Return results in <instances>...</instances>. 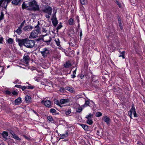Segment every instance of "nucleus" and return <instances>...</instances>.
<instances>
[{"label":"nucleus","mask_w":145,"mask_h":145,"mask_svg":"<svg viewBox=\"0 0 145 145\" xmlns=\"http://www.w3.org/2000/svg\"><path fill=\"white\" fill-rule=\"evenodd\" d=\"M15 105H17L21 102V99L20 97H19L15 99L14 101Z\"/></svg>","instance_id":"obj_28"},{"label":"nucleus","mask_w":145,"mask_h":145,"mask_svg":"<svg viewBox=\"0 0 145 145\" xmlns=\"http://www.w3.org/2000/svg\"><path fill=\"white\" fill-rule=\"evenodd\" d=\"M122 56L121 55L120 56H119V57H122Z\"/></svg>","instance_id":"obj_63"},{"label":"nucleus","mask_w":145,"mask_h":145,"mask_svg":"<svg viewBox=\"0 0 145 145\" xmlns=\"http://www.w3.org/2000/svg\"><path fill=\"white\" fill-rule=\"evenodd\" d=\"M125 51H123L121 53V54L122 56V57L123 59H124L125 58Z\"/></svg>","instance_id":"obj_45"},{"label":"nucleus","mask_w":145,"mask_h":145,"mask_svg":"<svg viewBox=\"0 0 145 145\" xmlns=\"http://www.w3.org/2000/svg\"><path fill=\"white\" fill-rule=\"evenodd\" d=\"M27 88L28 89H33L34 88V87L32 86H26Z\"/></svg>","instance_id":"obj_47"},{"label":"nucleus","mask_w":145,"mask_h":145,"mask_svg":"<svg viewBox=\"0 0 145 145\" xmlns=\"http://www.w3.org/2000/svg\"><path fill=\"white\" fill-rule=\"evenodd\" d=\"M118 21L120 28V29H121L122 30L123 29V26L122 24L121 23V20L119 18Z\"/></svg>","instance_id":"obj_31"},{"label":"nucleus","mask_w":145,"mask_h":145,"mask_svg":"<svg viewBox=\"0 0 145 145\" xmlns=\"http://www.w3.org/2000/svg\"><path fill=\"white\" fill-rule=\"evenodd\" d=\"M26 39H20L18 38H16V40L18 44V45L20 47H22L23 46H24V44L25 43Z\"/></svg>","instance_id":"obj_7"},{"label":"nucleus","mask_w":145,"mask_h":145,"mask_svg":"<svg viewBox=\"0 0 145 145\" xmlns=\"http://www.w3.org/2000/svg\"><path fill=\"white\" fill-rule=\"evenodd\" d=\"M102 116V114L101 113L98 112L96 113L95 116L97 117H100Z\"/></svg>","instance_id":"obj_38"},{"label":"nucleus","mask_w":145,"mask_h":145,"mask_svg":"<svg viewBox=\"0 0 145 145\" xmlns=\"http://www.w3.org/2000/svg\"><path fill=\"white\" fill-rule=\"evenodd\" d=\"M56 12H55V13L53 14V15L52 16V17L51 19V20L57 19V18L56 17Z\"/></svg>","instance_id":"obj_41"},{"label":"nucleus","mask_w":145,"mask_h":145,"mask_svg":"<svg viewBox=\"0 0 145 145\" xmlns=\"http://www.w3.org/2000/svg\"><path fill=\"white\" fill-rule=\"evenodd\" d=\"M25 99L27 103H29L32 102L31 98L29 95H27L25 96Z\"/></svg>","instance_id":"obj_19"},{"label":"nucleus","mask_w":145,"mask_h":145,"mask_svg":"<svg viewBox=\"0 0 145 145\" xmlns=\"http://www.w3.org/2000/svg\"><path fill=\"white\" fill-rule=\"evenodd\" d=\"M89 106L92 108H95L94 103L92 101H89L88 100H86L84 104L82 105V108H84L85 107Z\"/></svg>","instance_id":"obj_4"},{"label":"nucleus","mask_w":145,"mask_h":145,"mask_svg":"<svg viewBox=\"0 0 145 145\" xmlns=\"http://www.w3.org/2000/svg\"><path fill=\"white\" fill-rule=\"evenodd\" d=\"M71 109H68L67 111L65 112V114L66 115H69L71 113Z\"/></svg>","instance_id":"obj_42"},{"label":"nucleus","mask_w":145,"mask_h":145,"mask_svg":"<svg viewBox=\"0 0 145 145\" xmlns=\"http://www.w3.org/2000/svg\"><path fill=\"white\" fill-rule=\"evenodd\" d=\"M68 133L67 131H66L65 134H62L60 135L61 138L63 139L66 138L68 136Z\"/></svg>","instance_id":"obj_22"},{"label":"nucleus","mask_w":145,"mask_h":145,"mask_svg":"<svg viewBox=\"0 0 145 145\" xmlns=\"http://www.w3.org/2000/svg\"><path fill=\"white\" fill-rule=\"evenodd\" d=\"M70 101V100L69 99H61L60 100V107H61L63 106H65V105H63L66 104L68 103Z\"/></svg>","instance_id":"obj_9"},{"label":"nucleus","mask_w":145,"mask_h":145,"mask_svg":"<svg viewBox=\"0 0 145 145\" xmlns=\"http://www.w3.org/2000/svg\"><path fill=\"white\" fill-rule=\"evenodd\" d=\"M23 136L25 138L27 139V140H29L30 139V138H29L26 136L24 135Z\"/></svg>","instance_id":"obj_55"},{"label":"nucleus","mask_w":145,"mask_h":145,"mask_svg":"<svg viewBox=\"0 0 145 145\" xmlns=\"http://www.w3.org/2000/svg\"><path fill=\"white\" fill-rule=\"evenodd\" d=\"M41 103H43L45 106L48 108H50L52 106L51 102L50 100L45 101L43 100L42 101Z\"/></svg>","instance_id":"obj_10"},{"label":"nucleus","mask_w":145,"mask_h":145,"mask_svg":"<svg viewBox=\"0 0 145 145\" xmlns=\"http://www.w3.org/2000/svg\"><path fill=\"white\" fill-rule=\"evenodd\" d=\"M5 1H6L7 2V3H8V4L9 3H10L11 1H12V0H5Z\"/></svg>","instance_id":"obj_56"},{"label":"nucleus","mask_w":145,"mask_h":145,"mask_svg":"<svg viewBox=\"0 0 145 145\" xmlns=\"http://www.w3.org/2000/svg\"><path fill=\"white\" fill-rule=\"evenodd\" d=\"M84 75L83 76H81V78L82 79L84 77Z\"/></svg>","instance_id":"obj_62"},{"label":"nucleus","mask_w":145,"mask_h":145,"mask_svg":"<svg viewBox=\"0 0 145 145\" xmlns=\"http://www.w3.org/2000/svg\"><path fill=\"white\" fill-rule=\"evenodd\" d=\"M54 41L56 43V44L58 46H60V42L59 41V38H57V39H55Z\"/></svg>","instance_id":"obj_29"},{"label":"nucleus","mask_w":145,"mask_h":145,"mask_svg":"<svg viewBox=\"0 0 145 145\" xmlns=\"http://www.w3.org/2000/svg\"><path fill=\"white\" fill-rule=\"evenodd\" d=\"M42 40V38H39V39H37V41H40V40Z\"/></svg>","instance_id":"obj_60"},{"label":"nucleus","mask_w":145,"mask_h":145,"mask_svg":"<svg viewBox=\"0 0 145 145\" xmlns=\"http://www.w3.org/2000/svg\"><path fill=\"white\" fill-rule=\"evenodd\" d=\"M1 134L4 140L6 141L7 140V137L8 136V134L7 131H3L1 133Z\"/></svg>","instance_id":"obj_14"},{"label":"nucleus","mask_w":145,"mask_h":145,"mask_svg":"<svg viewBox=\"0 0 145 145\" xmlns=\"http://www.w3.org/2000/svg\"><path fill=\"white\" fill-rule=\"evenodd\" d=\"M51 20L53 26L55 27H56L58 23V22L57 20V19Z\"/></svg>","instance_id":"obj_25"},{"label":"nucleus","mask_w":145,"mask_h":145,"mask_svg":"<svg viewBox=\"0 0 145 145\" xmlns=\"http://www.w3.org/2000/svg\"><path fill=\"white\" fill-rule=\"evenodd\" d=\"M33 29V27L31 26L27 25L25 26L23 28V30L25 31H29Z\"/></svg>","instance_id":"obj_18"},{"label":"nucleus","mask_w":145,"mask_h":145,"mask_svg":"<svg viewBox=\"0 0 145 145\" xmlns=\"http://www.w3.org/2000/svg\"><path fill=\"white\" fill-rule=\"evenodd\" d=\"M82 31L81 30H80V38L81 39V37L82 36Z\"/></svg>","instance_id":"obj_53"},{"label":"nucleus","mask_w":145,"mask_h":145,"mask_svg":"<svg viewBox=\"0 0 145 145\" xmlns=\"http://www.w3.org/2000/svg\"><path fill=\"white\" fill-rule=\"evenodd\" d=\"M76 69L75 70H74V71H73V73H72V74L71 75V78H74L75 77H76L75 74H76Z\"/></svg>","instance_id":"obj_36"},{"label":"nucleus","mask_w":145,"mask_h":145,"mask_svg":"<svg viewBox=\"0 0 145 145\" xmlns=\"http://www.w3.org/2000/svg\"><path fill=\"white\" fill-rule=\"evenodd\" d=\"M128 114L131 118H132V115L133 114L134 117H137L135 109H131V110L128 111Z\"/></svg>","instance_id":"obj_11"},{"label":"nucleus","mask_w":145,"mask_h":145,"mask_svg":"<svg viewBox=\"0 0 145 145\" xmlns=\"http://www.w3.org/2000/svg\"><path fill=\"white\" fill-rule=\"evenodd\" d=\"M22 1V0H12L11 3L14 6H20L21 4Z\"/></svg>","instance_id":"obj_12"},{"label":"nucleus","mask_w":145,"mask_h":145,"mask_svg":"<svg viewBox=\"0 0 145 145\" xmlns=\"http://www.w3.org/2000/svg\"><path fill=\"white\" fill-rule=\"evenodd\" d=\"M80 125L85 131H88V126L87 125L83 124H81Z\"/></svg>","instance_id":"obj_23"},{"label":"nucleus","mask_w":145,"mask_h":145,"mask_svg":"<svg viewBox=\"0 0 145 145\" xmlns=\"http://www.w3.org/2000/svg\"><path fill=\"white\" fill-rule=\"evenodd\" d=\"M74 20L72 18H70L68 20L69 24L70 25H72L73 24Z\"/></svg>","instance_id":"obj_34"},{"label":"nucleus","mask_w":145,"mask_h":145,"mask_svg":"<svg viewBox=\"0 0 145 145\" xmlns=\"http://www.w3.org/2000/svg\"><path fill=\"white\" fill-rule=\"evenodd\" d=\"M35 45V41L34 40L26 39L24 46L27 48H33Z\"/></svg>","instance_id":"obj_3"},{"label":"nucleus","mask_w":145,"mask_h":145,"mask_svg":"<svg viewBox=\"0 0 145 145\" xmlns=\"http://www.w3.org/2000/svg\"><path fill=\"white\" fill-rule=\"evenodd\" d=\"M71 66V64L69 61H67L65 64H64V67L65 68H68Z\"/></svg>","instance_id":"obj_21"},{"label":"nucleus","mask_w":145,"mask_h":145,"mask_svg":"<svg viewBox=\"0 0 145 145\" xmlns=\"http://www.w3.org/2000/svg\"><path fill=\"white\" fill-rule=\"evenodd\" d=\"M29 4H28V1H27L24 2L22 5V8L23 9H25L26 8L29 7Z\"/></svg>","instance_id":"obj_17"},{"label":"nucleus","mask_w":145,"mask_h":145,"mask_svg":"<svg viewBox=\"0 0 145 145\" xmlns=\"http://www.w3.org/2000/svg\"><path fill=\"white\" fill-rule=\"evenodd\" d=\"M23 60L25 64H28L30 60V57L28 55L26 56L24 55L23 57Z\"/></svg>","instance_id":"obj_16"},{"label":"nucleus","mask_w":145,"mask_h":145,"mask_svg":"<svg viewBox=\"0 0 145 145\" xmlns=\"http://www.w3.org/2000/svg\"><path fill=\"white\" fill-rule=\"evenodd\" d=\"M22 28L18 27L17 29L14 30V32H16L18 35H20L22 32Z\"/></svg>","instance_id":"obj_20"},{"label":"nucleus","mask_w":145,"mask_h":145,"mask_svg":"<svg viewBox=\"0 0 145 145\" xmlns=\"http://www.w3.org/2000/svg\"><path fill=\"white\" fill-rule=\"evenodd\" d=\"M82 109H76V112H80L82 111Z\"/></svg>","instance_id":"obj_54"},{"label":"nucleus","mask_w":145,"mask_h":145,"mask_svg":"<svg viewBox=\"0 0 145 145\" xmlns=\"http://www.w3.org/2000/svg\"><path fill=\"white\" fill-rule=\"evenodd\" d=\"M63 26L62 25V23H60L59 24V25H58L56 27V29L58 31V30L60 29Z\"/></svg>","instance_id":"obj_39"},{"label":"nucleus","mask_w":145,"mask_h":145,"mask_svg":"<svg viewBox=\"0 0 145 145\" xmlns=\"http://www.w3.org/2000/svg\"><path fill=\"white\" fill-rule=\"evenodd\" d=\"M19 81V80H17L14 81V83H17Z\"/></svg>","instance_id":"obj_59"},{"label":"nucleus","mask_w":145,"mask_h":145,"mask_svg":"<svg viewBox=\"0 0 145 145\" xmlns=\"http://www.w3.org/2000/svg\"><path fill=\"white\" fill-rule=\"evenodd\" d=\"M94 115V114H92L91 113H89V114L88 115H87L86 118H90V119H92L93 118V116Z\"/></svg>","instance_id":"obj_32"},{"label":"nucleus","mask_w":145,"mask_h":145,"mask_svg":"<svg viewBox=\"0 0 145 145\" xmlns=\"http://www.w3.org/2000/svg\"><path fill=\"white\" fill-rule=\"evenodd\" d=\"M21 88L22 89V90L23 91H24L25 89L26 88H27V87L26 86H22V87H21Z\"/></svg>","instance_id":"obj_52"},{"label":"nucleus","mask_w":145,"mask_h":145,"mask_svg":"<svg viewBox=\"0 0 145 145\" xmlns=\"http://www.w3.org/2000/svg\"><path fill=\"white\" fill-rule=\"evenodd\" d=\"M10 133L12 135V136H13V135L15 134L13 131H11L10 132Z\"/></svg>","instance_id":"obj_57"},{"label":"nucleus","mask_w":145,"mask_h":145,"mask_svg":"<svg viewBox=\"0 0 145 145\" xmlns=\"http://www.w3.org/2000/svg\"><path fill=\"white\" fill-rule=\"evenodd\" d=\"M65 90V88H64L63 87H61L60 88L59 91L61 92H64Z\"/></svg>","instance_id":"obj_44"},{"label":"nucleus","mask_w":145,"mask_h":145,"mask_svg":"<svg viewBox=\"0 0 145 145\" xmlns=\"http://www.w3.org/2000/svg\"><path fill=\"white\" fill-rule=\"evenodd\" d=\"M52 10V9L51 7L46 6L42 10V11L45 13H47L49 15H51Z\"/></svg>","instance_id":"obj_8"},{"label":"nucleus","mask_w":145,"mask_h":145,"mask_svg":"<svg viewBox=\"0 0 145 145\" xmlns=\"http://www.w3.org/2000/svg\"><path fill=\"white\" fill-rule=\"evenodd\" d=\"M25 22V20H24L21 24L20 25L19 27L22 28V27L24 26Z\"/></svg>","instance_id":"obj_40"},{"label":"nucleus","mask_w":145,"mask_h":145,"mask_svg":"<svg viewBox=\"0 0 145 145\" xmlns=\"http://www.w3.org/2000/svg\"><path fill=\"white\" fill-rule=\"evenodd\" d=\"M12 137L14 139L16 140H17L19 141L21 140V139L15 134L13 135Z\"/></svg>","instance_id":"obj_26"},{"label":"nucleus","mask_w":145,"mask_h":145,"mask_svg":"<svg viewBox=\"0 0 145 145\" xmlns=\"http://www.w3.org/2000/svg\"><path fill=\"white\" fill-rule=\"evenodd\" d=\"M81 4L82 5H85L86 0H80Z\"/></svg>","instance_id":"obj_43"},{"label":"nucleus","mask_w":145,"mask_h":145,"mask_svg":"<svg viewBox=\"0 0 145 145\" xmlns=\"http://www.w3.org/2000/svg\"><path fill=\"white\" fill-rule=\"evenodd\" d=\"M53 101L54 103L60 107V100L59 101L56 98H55L53 99Z\"/></svg>","instance_id":"obj_24"},{"label":"nucleus","mask_w":145,"mask_h":145,"mask_svg":"<svg viewBox=\"0 0 145 145\" xmlns=\"http://www.w3.org/2000/svg\"><path fill=\"white\" fill-rule=\"evenodd\" d=\"M87 120H86V123L89 125H92L93 122L92 120L91 119L87 118Z\"/></svg>","instance_id":"obj_30"},{"label":"nucleus","mask_w":145,"mask_h":145,"mask_svg":"<svg viewBox=\"0 0 145 145\" xmlns=\"http://www.w3.org/2000/svg\"><path fill=\"white\" fill-rule=\"evenodd\" d=\"M8 3L5 0H0V7H1L4 8L5 9H6L8 5Z\"/></svg>","instance_id":"obj_13"},{"label":"nucleus","mask_w":145,"mask_h":145,"mask_svg":"<svg viewBox=\"0 0 145 145\" xmlns=\"http://www.w3.org/2000/svg\"><path fill=\"white\" fill-rule=\"evenodd\" d=\"M77 22H79V19L78 18H77Z\"/></svg>","instance_id":"obj_61"},{"label":"nucleus","mask_w":145,"mask_h":145,"mask_svg":"<svg viewBox=\"0 0 145 145\" xmlns=\"http://www.w3.org/2000/svg\"><path fill=\"white\" fill-rule=\"evenodd\" d=\"M6 94L10 95L11 94V92L8 90H7L6 91Z\"/></svg>","instance_id":"obj_51"},{"label":"nucleus","mask_w":145,"mask_h":145,"mask_svg":"<svg viewBox=\"0 0 145 145\" xmlns=\"http://www.w3.org/2000/svg\"><path fill=\"white\" fill-rule=\"evenodd\" d=\"M7 42L8 43L12 44L13 42V39L12 38H9L8 39Z\"/></svg>","instance_id":"obj_35"},{"label":"nucleus","mask_w":145,"mask_h":145,"mask_svg":"<svg viewBox=\"0 0 145 145\" xmlns=\"http://www.w3.org/2000/svg\"><path fill=\"white\" fill-rule=\"evenodd\" d=\"M39 22L38 21V24L35 26V27L37 29L33 30L31 33L30 36L33 38H36L40 32V29L39 26Z\"/></svg>","instance_id":"obj_2"},{"label":"nucleus","mask_w":145,"mask_h":145,"mask_svg":"<svg viewBox=\"0 0 145 145\" xmlns=\"http://www.w3.org/2000/svg\"><path fill=\"white\" fill-rule=\"evenodd\" d=\"M3 38L2 37H0V43L3 44Z\"/></svg>","instance_id":"obj_46"},{"label":"nucleus","mask_w":145,"mask_h":145,"mask_svg":"<svg viewBox=\"0 0 145 145\" xmlns=\"http://www.w3.org/2000/svg\"><path fill=\"white\" fill-rule=\"evenodd\" d=\"M47 33H47V34L45 35H42V40L44 42H46V44L47 45H50V42L51 41V38L48 36H47L44 38V37L48 35Z\"/></svg>","instance_id":"obj_5"},{"label":"nucleus","mask_w":145,"mask_h":145,"mask_svg":"<svg viewBox=\"0 0 145 145\" xmlns=\"http://www.w3.org/2000/svg\"><path fill=\"white\" fill-rule=\"evenodd\" d=\"M65 89L66 90H68L71 93H72L74 91V90L72 88H70L69 87H66L65 88Z\"/></svg>","instance_id":"obj_27"},{"label":"nucleus","mask_w":145,"mask_h":145,"mask_svg":"<svg viewBox=\"0 0 145 145\" xmlns=\"http://www.w3.org/2000/svg\"><path fill=\"white\" fill-rule=\"evenodd\" d=\"M15 87L21 88L22 87V86L19 85H16L15 86Z\"/></svg>","instance_id":"obj_50"},{"label":"nucleus","mask_w":145,"mask_h":145,"mask_svg":"<svg viewBox=\"0 0 145 145\" xmlns=\"http://www.w3.org/2000/svg\"><path fill=\"white\" fill-rule=\"evenodd\" d=\"M48 120L52 122L54 121V120L51 116H48L47 117Z\"/></svg>","instance_id":"obj_37"},{"label":"nucleus","mask_w":145,"mask_h":145,"mask_svg":"<svg viewBox=\"0 0 145 145\" xmlns=\"http://www.w3.org/2000/svg\"><path fill=\"white\" fill-rule=\"evenodd\" d=\"M33 112H34L35 113H36V112H35L34 111V110H33Z\"/></svg>","instance_id":"obj_64"},{"label":"nucleus","mask_w":145,"mask_h":145,"mask_svg":"<svg viewBox=\"0 0 145 145\" xmlns=\"http://www.w3.org/2000/svg\"><path fill=\"white\" fill-rule=\"evenodd\" d=\"M12 94L14 95H17L18 94V93L17 92L14 91L12 92Z\"/></svg>","instance_id":"obj_48"},{"label":"nucleus","mask_w":145,"mask_h":145,"mask_svg":"<svg viewBox=\"0 0 145 145\" xmlns=\"http://www.w3.org/2000/svg\"><path fill=\"white\" fill-rule=\"evenodd\" d=\"M50 113H52V114L54 115L58 114V112H57L56 110L55 109H50Z\"/></svg>","instance_id":"obj_33"},{"label":"nucleus","mask_w":145,"mask_h":145,"mask_svg":"<svg viewBox=\"0 0 145 145\" xmlns=\"http://www.w3.org/2000/svg\"><path fill=\"white\" fill-rule=\"evenodd\" d=\"M28 4L29 7L28 10L34 11L39 10V6L36 0H29Z\"/></svg>","instance_id":"obj_1"},{"label":"nucleus","mask_w":145,"mask_h":145,"mask_svg":"<svg viewBox=\"0 0 145 145\" xmlns=\"http://www.w3.org/2000/svg\"><path fill=\"white\" fill-rule=\"evenodd\" d=\"M42 31L43 32L47 33V30L45 28H42Z\"/></svg>","instance_id":"obj_49"},{"label":"nucleus","mask_w":145,"mask_h":145,"mask_svg":"<svg viewBox=\"0 0 145 145\" xmlns=\"http://www.w3.org/2000/svg\"><path fill=\"white\" fill-rule=\"evenodd\" d=\"M102 119L107 124H108L110 123V120L109 118L107 116H103L102 117Z\"/></svg>","instance_id":"obj_15"},{"label":"nucleus","mask_w":145,"mask_h":145,"mask_svg":"<svg viewBox=\"0 0 145 145\" xmlns=\"http://www.w3.org/2000/svg\"><path fill=\"white\" fill-rule=\"evenodd\" d=\"M42 56L44 58H45L47 56V55L50 54V50L48 49L44 48L42 49V51H40Z\"/></svg>","instance_id":"obj_6"},{"label":"nucleus","mask_w":145,"mask_h":145,"mask_svg":"<svg viewBox=\"0 0 145 145\" xmlns=\"http://www.w3.org/2000/svg\"><path fill=\"white\" fill-rule=\"evenodd\" d=\"M49 15H50L48 14V15L46 14V15H45V16L46 18H49L50 17Z\"/></svg>","instance_id":"obj_58"}]
</instances>
